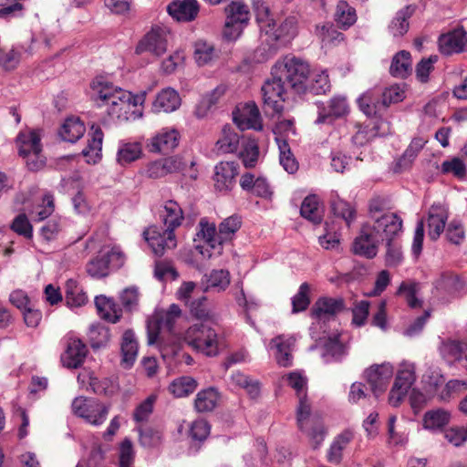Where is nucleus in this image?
<instances>
[{
    "label": "nucleus",
    "instance_id": "f257e3e1",
    "mask_svg": "<svg viewBox=\"0 0 467 467\" xmlns=\"http://www.w3.org/2000/svg\"><path fill=\"white\" fill-rule=\"evenodd\" d=\"M91 99L99 107H106L109 116L120 119L127 113L131 103L137 104L132 94L124 90L103 78H96L90 83Z\"/></svg>",
    "mask_w": 467,
    "mask_h": 467
},
{
    "label": "nucleus",
    "instance_id": "f03ea898",
    "mask_svg": "<svg viewBox=\"0 0 467 467\" xmlns=\"http://www.w3.org/2000/svg\"><path fill=\"white\" fill-rule=\"evenodd\" d=\"M273 74H277L284 82L296 92L306 90V81L310 68L307 62L295 56H285L273 67Z\"/></svg>",
    "mask_w": 467,
    "mask_h": 467
},
{
    "label": "nucleus",
    "instance_id": "7ed1b4c3",
    "mask_svg": "<svg viewBox=\"0 0 467 467\" xmlns=\"http://www.w3.org/2000/svg\"><path fill=\"white\" fill-rule=\"evenodd\" d=\"M125 260V254L119 247H104L87 263L86 272L93 279L106 278L113 271L121 268Z\"/></svg>",
    "mask_w": 467,
    "mask_h": 467
},
{
    "label": "nucleus",
    "instance_id": "20e7f679",
    "mask_svg": "<svg viewBox=\"0 0 467 467\" xmlns=\"http://www.w3.org/2000/svg\"><path fill=\"white\" fill-rule=\"evenodd\" d=\"M225 22L223 36L227 41H235L243 34L250 20L247 5L242 1H232L224 8Z\"/></svg>",
    "mask_w": 467,
    "mask_h": 467
},
{
    "label": "nucleus",
    "instance_id": "39448f33",
    "mask_svg": "<svg viewBox=\"0 0 467 467\" xmlns=\"http://www.w3.org/2000/svg\"><path fill=\"white\" fill-rule=\"evenodd\" d=\"M185 341L193 348L206 356L214 357L218 354V335L205 323H196L185 332Z\"/></svg>",
    "mask_w": 467,
    "mask_h": 467
},
{
    "label": "nucleus",
    "instance_id": "423d86ee",
    "mask_svg": "<svg viewBox=\"0 0 467 467\" xmlns=\"http://www.w3.org/2000/svg\"><path fill=\"white\" fill-rule=\"evenodd\" d=\"M71 407L75 415L94 426L101 425L109 413V406L93 398L77 397Z\"/></svg>",
    "mask_w": 467,
    "mask_h": 467
},
{
    "label": "nucleus",
    "instance_id": "0eeeda50",
    "mask_svg": "<svg viewBox=\"0 0 467 467\" xmlns=\"http://www.w3.org/2000/svg\"><path fill=\"white\" fill-rule=\"evenodd\" d=\"M271 74L272 78L267 79L262 87V93L265 113L274 116L280 114L284 109L286 84L277 74L273 72Z\"/></svg>",
    "mask_w": 467,
    "mask_h": 467
},
{
    "label": "nucleus",
    "instance_id": "6e6552de",
    "mask_svg": "<svg viewBox=\"0 0 467 467\" xmlns=\"http://www.w3.org/2000/svg\"><path fill=\"white\" fill-rule=\"evenodd\" d=\"M143 236L152 252L157 256H161L167 250L176 247L177 241L174 232L153 225L143 232Z\"/></svg>",
    "mask_w": 467,
    "mask_h": 467
},
{
    "label": "nucleus",
    "instance_id": "1a4fd4ad",
    "mask_svg": "<svg viewBox=\"0 0 467 467\" xmlns=\"http://www.w3.org/2000/svg\"><path fill=\"white\" fill-rule=\"evenodd\" d=\"M402 219L394 213H388L374 221L371 227L374 234L382 240L393 241L402 232Z\"/></svg>",
    "mask_w": 467,
    "mask_h": 467
},
{
    "label": "nucleus",
    "instance_id": "9d476101",
    "mask_svg": "<svg viewBox=\"0 0 467 467\" xmlns=\"http://www.w3.org/2000/svg\"><path fill=\"white\" fill-rule=\"evenodd\" d=\"M239 164L235 161H220L214 167V187L219 192H228L236 184Z\"/></svg>",
    "mask_w": 467,
    "mask_h": 467
},
{
    "label": "nucleus",
    "instance_id": "9b49d317",
    "mask_svg": "<svg viewBox=\"0 0 467 467\" xmlns=\"http://www.w3.org/2000/svg\"><path fill=\"white\" fill-rule=\"evenodd\" d=\"M392 375L393 368L389 364L374 365L365 371L367 382L376 398L387 389Z\"/></svg>",
    "mask_w": 467,
    "mask_h": 467
},
{
    "label": "nucleus",
    "instance_id": "f8f14e48",
    "mask_svg": "<svg viewBox=\"0 0 467 467\" xmlns=\"http://www.w3.org/2000/svg\"><path fill=\"white\" fill-rule=\"evenodd\" d=\"M378 244L379 239L370 225H363L353 242L352 251L355 254L372 259L378 254Z\"/></svg>",
    "mask_w": 467,
    "mask_h": 467
},
{
    "label": "nucleus",
    "instance_id": "ddd939ff",
    "mask_svg": "<svg viewBox=\"0 0 467 467\" xmlns=\"http://www.w3.org/2000/svg\"><path fill=\"white\" fill-rule=\"evenodd\" d=\"M438 44L440 52L445 56L462 53L467 46V32L462 27L456 28L441 35Z\"/></svg>",
    "mask_w": 467,
    "mask_h": 467
},
{
    "label": "nucleus",
    "instance_id": "4468645a",
    "mask_svg": "<svg viewBox=\"0 0 467 467\" xmlns=\"http://www.w3.org/2000/svg\"><path fill=\"white\" fill-rule=\"evenodd\" d=\"M200 11L197 0H172L167 5L168 14L178 22L195 20Z\"/></svg>",
    "mask_w": 467,
    "mask_h": 467
},
{
    "label": "nucleus",
    "instance_id": "2eb2a0df",
    "mask_svg": "<svg viewBox=\"0 0 467 467\" xmlns=\"http://www.w3.org/2000/svg\"><path fill=\"white\" fill-rule=\"evenodd\" d=\"M88 352L87 346L79 338H70L61 355V362L67 368H78L84 363Z\"/></svg>",
    "mask_w": 467,
    "mask_h": 467
},
{
    "label": "nucleus",
    "instance_id": "dca6fc26",
    "mask_svg": "<svg viewBox=\"0 0 467 467\" xmlns=\"http://www.w3.org/2000/svg\"><path fill=\"white\" fill-rule=\"evenodd\" d=\"M167 50V39L161 28L150 31L137 45L136 53L150 52L157 57Z\"/></svg>",
    "mask_w": 467,
    "mask_h": 467
},
{
    "label": "nucleus",
    "instance_id": "f3484780",
    "mask_svg": "<svg viewBox=\"0 0 467 467\" xmlns=\"http://www.w3.org/2000/svg\"><path fill=\"white\" fill-rule=\"evenodd\" d=\"M359 109L368 117H379L385 111L380 88H375L363 93L357 100Z\"/></svg>",
    "mask_w": 467,
    "mask_h": 467
},
{
    "label": "nucleus",
    "instance_id": "a211bd4d",
    "mask_svg": "<svg viewBox=\"0 0 467 467\" xmlns=\"http://www.w3.org/2000/svg\"><path fill=\"white\" fill-rule=\"evenodd\" d=\"M345 309V301L341 297H320L311 308V317L317 319L335 317Z\"/></svg>",
    "mask_w": 467,
    "mask_h": 467
},
{
    "label": "nucleus",
    "instance_id": "6ab92c4d",
    "mask_svg": "<svg viewBox=\"0 0 467 467\" xmlns=\"http://www.w3.org/2000/svg\"><path fill=\"white\" fill-rule=\"evenodd\" d=\"M448 208L441 203L431 206L428 213V235L436 241L443 233L448 220Z\"/></svg>",
    "mask_w": 467,
    "mask_h": 467
},
{
    "label": "nucleus",
    "instance_id": "aec40b11",
    "mask_svg": "<svg viewBox=\"0 0 467 467\" xmlns=\"http://www.w3.org/2000/svg\"><path fill=\"white\" fill-rule=\"evenodd\" d=\"M348 112V105L344 97H333L327 106L319 108L317 124L331 123L335 119L341 118Z\"/></svg>",
    "mask_w": 467,
    "mask_h": 467
},
{
    "label": "nucleus",
    "instance_id": "412c9836",
    "mask_svg": "<svg viewBox=\"0 0 467 467\" xmlns=\"http://www.w3.org/2000/svg\"><path fill=\"white\" fill-rule=\"evenodd\" d=\"M180 135L174 130L163 129L150 139L148 148L151 152H168L179 144Z\"/></svg>",
    "mask_w": 467,
    "mask_h": 467
},
{
    "label": "nucleus",
    "instance_id": "4be33fe9",
    "mask_svg": "<svg viewBox=\"0 0 467 467\" xmlns=\"http://www.w3.org/2000/svg\"><path fill=\"white\" fill-rule=\"evenodd\" d=\"M138 349L139 344L133 330H125L120 342V366L123 368L129 369L134 365L138 356Z\"/></svg>",
    "mask_w": 467,
    "mask_h": 467
},
{
    "label": "nucleus",
    "instance_id": "5701e85b",
    "mask_svg": "<svg viewBox=\"0 0 467 467\" xmlns=\"http://www.w3.org/2000/svg\"><path fill=\"white\" fill-rule=\"evenodd\" d=\"M95 306L99 316L110 323H117L121 316L122 310L119 306L110 297L99 296L95 297Z\"/></svg>",
    "mask_w": 467,
    "mask_h": 467
},
{
    "label": "nucleus",
    "instance_id": "b1692460",
    "mask_svg": "<svg viewBox=\"0 0 467 467\" xmlns=\"http://www.w3.org/2000/svg\"><path fill=\"white\" fill-rule=\"evenodd\" d=\"M181 105V98L176 90L171 88L162 89L153 101L152 108L155 112H172Z\"/></svg>",
    "mask_w": 467,
    "mask_h": 467
},
{
    "label": "nucleus",
    "instance_id": "393cba45",
    "mask_svg": "<svg viewBox=\"0 0 467 467\" xmlns=\"http://www.w3.org/2000/svg\"><path fill=\"white\" fill-rule=\"evenodd\" d=\"M161 217L166 229L172 232L182 224L184 219L182 209L173 200H169L165 202Z\"/></svg>",
    "mask_w": 467,
    "mask_h": 467
},
{
    "label": "nucleus",
    "instance_id": "a878e982",
    "mask_svg": "<svg viewBox=\"0 0 467 467\" xmlns=\"http://www.w3.org/2000/svg\"><path fill=\"white\" fill-rule=\"evenodd\" d=\"M18 154L26 157L36 150H42L41 138L36 130L20 132L16 139Z\"/></svg>",
    "mask_w": 467,
    "mask_h": 467
},
{
    "label": "nucleus",
    "instance_id": "bb28decb",
    "mask_svg": "<svg viewBox=\"0 0 467 467\" xmlns=\"http://www.w3.org/2000/svg\"><path fill=\"white\" fill-rule=\"evenodd\" d=\"M234 121L242 130L244 128L262 130L260 112L254 103L246 104L241 116L234 117Z\"/></svg>",
    "mask_w": 467,
    "mask_h": 467
},
{
    "label": "nucleus",
    "instance_id": "cd10ccee",
    "mask_svg": "<svg viewBox=\"0 0 467 467\" xmlns=\"http://www.w3.org/2000/svg\"><path fill=\"white\" fill-rule=\"evenodd\" d=\"M240 143V135L234 130L225 125L222 130V136L216 142L218 153H233L237 150Z\"/></svg>",
    "mask_w": 467,
    "mask_h": 467
},
{
    "label": "nucleus",
    "instance_id": "c85d7f7f",
    "mask_svg": "<svg viewBox=\"0 0 467 467\" xmlns=\"http://www.w3.org/2000/svg\"><path fill=\"white\" fill-rule=\"evenodd\" d=\"M85 131V125L79 118H68L62 125L59 135L63 140L74 143L84 135Z\"/></svg>",
    "mask_w": 467,
    "mask_h": 467
},
{
    "label": "nucleus",
    "instance_id": "c756f323",
    "mask_svg": "<svg viewBox=\"0 0 467 467\" xmlns=\"http://www.w3.org/2000/svg\"><path fill=\"white\" fill-rule=\"evenodd\" d=\"M415 11L414 5H406L400 9L389 26V30L393 36H402L409 30L408 19Z\"/></svg>",
    "mask_w": 467,
    "mask_h": 467
},
{
    "label": "nucleus",
    "instance_id": "7c9ffc66",
    "mask_svg": "<svg viewBox=\"0 0 467 467\" xmlns=\"http://www.w3.org/2000/svg\"><path fill=\"white\" fill-rule=\"evenodd\" d=\"M334 18L340 28L348 29L357 21L356 10L347 1L340 0L337 4Z\"/></svg>",
    "mask_w": 467,
    "mask_h": 467
},
{
    "label": "nucleus",
    "instance_id": "2f4dec72",
    "mask_svg": "<svg viewBox=\"0 0 467 467\" xmlns=\"http://www.w3.org/2000/svg\"><path fill=\"white\" fill-rule=\"evenodd\" d=\"M219 393L214 388L202 389L194 400V408L198 412H209L215 409Z\"/></svg>",
    "mask_w": 467,
    "mask_h": 467
},
{
    "label": "nucleus",
    "instance_id": "473e14b6",
    "mask_svg": "<svg viewBox=\"0 0 467 467\" xmlns=\"http://www.w3.org/2000/svg\"><path fill=\"white\" fill-rule=\"evenodd\" d=\"M411 71L410 53L405 50L398 52L392 58L389 73L395 78H405Z\"/></svg>",
    "mask_w": 467,
    "mask_h": 467
},
{
    "label": "nucleus",
    "instance_id": "72a5a7b5",
    "mask_svg": "<svg viewBox=\"0 0 467 467\" xmlns=\"http://www.w3.org/2000/svg\"><path fill=\"white\" fill-rule=\"evenodd\" d=\"M193 57L198 66H205L218 57V52L212 43L199 39L194 43Z\"/></svg>",
    "mask_w": 467,
    "mask_h": 467
},
{
    "label": "nucleus",
    "instance_id": "f704fd0d",
    "mask_svg": "<svg viewBox=\"0 0 467 467\" xmlns=\"http://www.w3.org/2000/svg\"><path fill=\"white\" fill-rule=\"evenodd\" d=\"M300 214L315 224L322 222L323 214L317 195L306 196L300 207Z\"/></svg>",
    "mask_w": 467,
    "mask_h": 467
},
{
    "label": "nucleus",
    "instance_id": "c9c22d12",
    "mask_svg": "<svg viewBox=\"0 0 467 467\" xmlns=\"http://www.w3.org/2000/svg\"><path fill=\"white\" fill-rule=\"evenodd\" d=\"M66 302L69 306L79 307L87 304L88 298L77 281L69 279L66 283Z\"/></svg>",
    "mask_w": 467,
    "mask_h": 467
},
{
    "label": "nucleus",
    "instance_id": "e433bc0d",
    "mask_svg": "<svg viewBox=\"0 0 467 467\" xmlns=\"http://www.w3.org/2000/svg\"><path fill=\"white\" fill-rule=\"evenodd\" d=\"M198 387V382L190 376L175 379L169 386L170 392L176 398L187 397L193 393Z\"/></svg>",
    "mask_w": 467,
    "mask_h": 467
},
{
    "label": "nucleus",
    "instance_id": "4c0bfd02",
    "mask_svg": "<svg viewBox=\"0 0 467 467\" xmlns=\"http://www.w3.org/2000/svg\"><path fill=\"white\" fill-rule=\"evenodd\" d=\"M353 433L350 431H345L336 437L330 445L327 460L332 463H339L342 459V451L352 441Z\"/></svg>",
    "mask_w": 467,
    "mask_h": 467
},
{
    "label": "nucleus",
    "instance_id": "58836bf2",
    "mask_svg": "<svg viewBox=\"0 0 467 467\" xmlns=\"http://www.w3.org/2000/svg\"><path fill=\"white\" fill-rule=\"evenodd\" d=\"M142 154V148L139 142L121 143L117 152V161L124 166L137 161Z\"/></svg>",
    "mask_w": 467,
    "mask_h": 467
},
{
    "label": "nucleus",
    "instance_id": "ea45409f",
    "mask_svg": "<svg viewBox=\"0 0 467 467\" xmlns=\"http://www.w3.org/2000/svg\"><path fill=\"white\" fill-rule=\"evenodd\" d=\"M331 211L336 217L345 221L348 226L356 219V209L348 202L340 199L338 196L334 197L330 201Z\"/></svg>",
    "mask_w": 467,
    "mask_h": 467
},
{
    "label": "nucleus",
    "instance_id": "a19ab883",
    "mask_svg": "<svg viewBox=\"0 0 467 467\" xmlns=\"http://www.w3.org/2000/svg\"><path fill=\"white\" fill-rule=\"evenodd\" d=\"M198 226L200 229L197 236L203 239L211 248L216 249L223 245V241L219 238V231L217 232L214 223H210L205 218H202Z\"/></svg>",
    "mask_w": 467,
    "mask_h": 467
},
{
    "label": "nucleus",
    "instance_id": "79ce46f5",
    "mask_svg": "<svg viewBox=\"0 0 467 467\" xmlns=\"http://www.w3.org/2000/svg\"><path fill=\"white\" fill-rule=\"evenodd\" d=\"M450 418V413L445 410H431L424 414L423 426L429 430L441 429L449 423Z\"/></svg>",
    "mask_w": 467,
    "mask_h": 467
},
{
    "label": "nucleus",
    "instance_id": "37998d69",
    "mask_svg": "<svg viewBox=\"0 0 467 467\" xmlns=\"http://www.w3.org/2000/svg\"><path fill=\"white\" fill-rule=\"evenodd\" d=\"M280 164L288 173H295L298 169V163L294 157L290 146L285 139L277 140Z\"/></svg>",
    "mask_w": 467,
    "mask_h": 467
},
{
    "label": "nucleus",
    "instance_id": "c03bdc74",
    "mask_svg": "<svg viewBox=\"0 0 467 467\" xmlns=\"http://www.w3.org/2000/svg\"><path fill=\"white\" fill-rule=\"evenodd\" d=\"M206 290L217 292L225 290L230 285V274L226 270H213L205 275Z\"/></svg>",
    "mask_w": 467,
    "mask_h": 467
},
{
    "label": "nucleus",
    "instance_id": "a18cd8bd",
    "mask_svg": "<svg viewBox=\"0 0 467 467\" xmlns=\"http://www.w3.org/2000/svg\"><path fill=\"white\" fill-rule=\"evenodd\" d=\"M88 337L91 348L98 349L108 344L110 334L109 328L100 324H97L90 326Z\"/></svg>",
    "mask_w": 467,
    "mask_h": 467
},
{
    "label": "nucleus",
    "instance_id": "49530a36",
    "mask_svg": "<svg viewBox=\"0 0 467 467\" xmlns=\"http://www.w3.org/2000/svg\"><path fill=\"white\" fill-rule=\"evenodd\" d=\"M242 220L238 215H232L219 224V238L223 244L233 239L234 234L241 228Z\"/></svg>",
    "mask_w": 467,
    "mask_h": 467
},
{
    "label": "nucleus",
    "instance_id": "de8ad7c7",
    "mask_svg": "<svg viewBox=\"0 0 467 467\" xmlns=\"http://www.w3.org/2000/svg\"><path fill=\"white\" fill-rule=\"evenodd\" d=\"M420 289V284L415 281L402 282L397 291V295H403L408 305L411 308L420 306L421 302L416 297V294Z\"/></svg>",
    "mask_w": 467,
    "mask_h": 467
},
{
    "label": "nucleus",
    "instance_id": "09e8293b",
    "mask_svg": "<svg viewBox=\"0 0 467 467\" xmlns=\"http://www.w3.org/2000/svg\"><path fill=\"white\" fill-rule=\"evenodd\" d=\"M441 171L443 174H451L459 180H463L467 173L466 166L459 157L444 161L441 165Z\"/></svg>",
    "mask_w": 467,
    "mask_h": 467
},
{
    "label": "nucleus",
    "instance_id": "8fccbe9b",
    "mask_svg": "<svg viewBox=\"0 0 467 467\" xmlns=\"http://www.w3.org/2000/svg\"><path fill=\"white\" fill-rule=\"evenodd\" d=\"M272 342L276 348L275 358L277 363L285 368L291 366L292 355L289 343L285 341L281 336L275 337Z\"/></svg>",
    "mask_w": 467,
    "mask_h": 467
},
{
    "label": "nucleus",
    "instance_id": "3c124183",
    "mask_svg": "<svg viewBox=\"0 0 467 467\" xmlns=\"http://www.w3.org/2000/svg\"><path fill=\"white\" fill-rule=\"evenodd\" d=\"M467 390V379H451L439 393V399L449 401L454 396Z\"/></svg>",
    "mask_w": 467,
    "mask_h": 467
},
{
    "label": "nucleus",
    "instance_id": "603ef678",
    "mask_svg": "<svg viewBox=\"0 0 467 467\" xmlns=\"http://www.w3.org/2000/svg\"><path fill=\"white\" fill-rule=\"evenodd\" d=\"M424 388L430 393H434L444 383V377L438 368H430L422 377Z\"/></svg>",
    "mask_w": 467,
    "mask_h": 467
},
{
    "label": "nucleus",
    "instance_id": "864d4df0",
    "mask_svg": "<svg viewBox=\"0 0 467 467\" xmlns=\"http://www.w3.org/2000/svg\"><path fill=\"white\" fill-rule=\"evenodd\" d=\"M358 128L357 132L352 137V142L357 146H363L368 143L371 139L381 135L379 132V125L375 124L373 127H369L368 125L362 126L360 124H357Z\"/></svg>",
    "mask_w": 467,
    "mask_h": 467
},
{
    "label": "nucleus",
    "instance_id": "5fc2aeb1",
    "mask_svg": "<svg viewBox=\"0 0 467 467\" xmlns=\"http://www.w3.org/2000/svg\"><path fill=\"white\" fill-rule=\"evenodd\" d=\"M323 357L329 361L330 359L338 360L345 354L344 345L338 337H329L324 344Z\"/></svg>",
    "mask_w": 467,
    "mask_h": 467
},
{
    "label": "nucleus",
    "instance_id": "6e6d98bb",
    "mask_svg": "<svg viewBox=\"0 0 467 467\" xmlns=\"http://www.w3.org/2000/svg\"><path fill=\"white\" fill-rule=\"evenodd\" d=\"M330 87L328 74L326 71H322L312 77L309 85L306 86V89H309L310 92L316 95H321L329 91Z\"/></svg>",
    "mask_w": 467,
    "mask_h": 467
},
{
    "label": "nucleus",
    "instance_id": "4d7b16f0",
    "mask_svg": "<svg viewBox=\"0 0 467 467\" xmlns=\"http://www.w3.org/2000/svg\"><path fill=\"white\" fill-rule=\"evenodd\" d=\"M380 95L382 97V104L385 106V109H387L391 104L401 102L406 97L404 89L398 85H393L383 89L380 88Z\"/></svg>",
    "mask_w": 467,
    "mask_h": 467
},
{
    "label": "nucleus",
    "instance_id": "13d9d810",
    "mask_svg": "<svg viewBox=\"0 0 467 467\" xmlns=\"http://www.w3.org/2000/svg\"><path fill=\"white\" fill-rule=\"evenodd\" d=\"M309 292L310 287L308 284H301L298 292L292 298L293 313L304 311L308 307L310 304Z\"/></svg>",
    "mask_w": 467,
    "mask_h": 467
},
{
    "label": "nucleus",
    "instance_id": "bf43d9fd",
    "mask_svg": "<svg viewBox=\"0 0 467 467\" xmlns=\"http://www.w3.org/2000/svg\"><path fill=\"white\" fill-rule=\"evenodd\" d=\"M21 54L14 47L0 48V67L5 71L14 70L20 62Z\"/></svg>",
    "mask_w": 467,
    "mask_h": 467
},
{
    "label": "nucleus",
    "instance_id": "052dcab7",
    "mask_svg": "<svg viewBox=\"0 0 467 467\" xmlns=\"http://www.w3.org/2000/svg\"><path fill=\"white\" fill-rule=\"evenodd\" d=\"M155 314L161 321L164 328L172 332L177 319L181 317L182 310L178 305L171 304L166 311Z\"/></svg>",
    "mask_w": 467,
    "mask_h": 467
},
{
    "label": "nucleus",
    "instance_id": "680f3d73",
    "mask_svg": "<svg viewBox=\"0 0 467 467\" xmlns=\"http://www.w3.org/2000/svg\"><path fill=\"white\" fill-rule=\"evenodd\" d=\"M390 209L389 201L386 197L376 196L368 202V213L373 222L382 214L388 213Z\"/></svg>",
    "mask_w": 467,
    "mask_h": 467
},
{
    "label": "nucleus",
    "instance_id": "e2e57ef3",
    "mask_svg": "<svg viewBox=\"0 0 467 467\" xmlns=\"http://www.w3.org/2000/svg\"><path fill=\"white\" fill-rule=\"evenodd\" d=\"M258 156L259 149L254 140L244 143V149L239 153V157L242 159L243 163L246 168L254 167L258 160Z\"/></svg>",
    "mask_w": 467,
    "mask_h": 467
},
{
    "label": "nucleus",
    "instance_id": "0e129e2a",
    "mask_svg": "<svg viewBox=\"0 0 467 467\" xmlns=\"http://www.w3.org/2000/svg\"><path fill=\"white\" fill-rule=\"evenodd\" d=\"M467 342L451 340L443 344L441 352L450 362H458Z\"/></svg>",
    "mask_w": 467,
    "mask_h": 467
},
{
    "label": "nucleus",
    "instance_id": "69168bd1",
    "mask_svg": "<svg viewBox=\"0 0 467 467\" xmlns=\"http://www.w3.org/2000/svg\"><path fill=\"white\" fill-rule=\"evenodd\" d=\"M415 379L416 378L413 368H406L404 369L399 370L393 386L397 389H400V392L407 393L414 383Z\"/></svg>",
    "mask_w": 467,
    "mask_h": 467
},
{
    "label": "nucleus",
    "instance_id": "338daca9",
    "mask_svg": "<svg viewBox=\"0 0 467 467\" xmlns=\"http://www.w3.org/2000/svg\"><path fill=\"white\" fill-rule=\"evenodd\" d=\"M387 252L385 255L386 265L389 267L398 266L403 260L401 246L393 241H386Z\"/></svg>",
    "mask_w": 467,
    "mask_h": 467
},
{
    "label": "nucleus",
    "instance_id": "774afa93",
    "mask_svg": "<svg viewBox=\"0 0 467 467\" xmlns=\"http://www.w3.org/2000/svg\"><path fill=\"white\" fill-rule=\"evenodd\" d=\"M11 229L25 238L31 239L33 236V227L25 213H19L11 224Z\"/></svg>",
    "mask_w": 467,
    "mask_h": 467
}]
</instances>
